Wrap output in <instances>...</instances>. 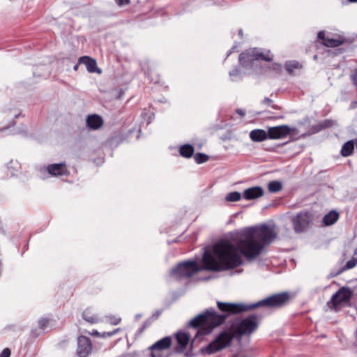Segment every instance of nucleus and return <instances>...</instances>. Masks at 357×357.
Returning a JSON list of instances; mask_svg holds the SVG:
<instances>
[{"label":"nucleus","mask_w":357,"mask_h":357,"mask_svg":"<svg viewBox=\"0 0 357 357\" xmlns=\"http://www.w3.org/2000/svg\"><path fill=\"white\" fill-rule=\"evenodd\" d=\"M354 257H355V259H357V249H356L354 251Z\"/></svg>","instance_id":"nucleus-43"},{"label":"nucleus","mask_w":357,"mask_h":357,"mask_svg":"<svg viewBox=\"0 0 357 357\" xmlns=\"http://www.w3.org/2000/svg\"><path fill=\"white\" fill-rule=\"evenodd\" d=\"M82 317L86 321L91 324H95L100 321L98 316L93 314L89 309H86L83 312Z\"/></svg>","instance_id":"nucleus-21"},{"label":"nucleus","mask_w":357,"mask_h":357,"mask_svg":"<svg viewBox=\"0 0 357 357\" xmlns=\"http://www.w3.org/2000/svg\"><path fill=\"white\" fill-rule=\"evenodd\" d=\"M202 263V267H199L196 261L179 263L171 270L170 275L176 280H182L190 278L202 270L211 271L229 270L240 266L242 259L232 243L229 240L223 239L214 245L213 252H204Z\"/></svg>","instance_id":"nucleus-1"},{"label":"nucleus","mask_w":357,"mask_h":357,"mask_svg":"<svg viewBox=\"0 0 357 357\" xmlns=\"http://www.w3.org/2000/svg\"><path fill=\"white\" fill-rule=\"evenodd\" d=\"M352 291L348 287H341L335 293L331 300L327 303V305L331 310H336L340 305L349 302Z\"/></svg>","instance_id":"nucleus-7"},{"label":"nucleus","mask_w":357,"mask_h":357,"mask_svg":"<svg viewBox=\"0 0 357 357\" xmlns=\"http://www.w3.org/2000/svg\"><path fill=\"white\" fill-rule=\"evenodd\" d=\"M145 328V326H144L141 329L140 331H143V330Z\"/></svg>","instance_id":"nucleus-48"},{"label":"nucleus","mask_w":357,"mask_h":357,"mask_svg":"<svg viewBox=\"0 0 357 357\" xmlns=\"http://www.w3.org/2000/svg\"><path fill=\"white\" fill-rule=\"evenodd\" d=\"M350 77L354 85L357 86V67L354 69Z\"/></svg>","instance_id":"nucleus-30"},{"label":"nucleus","mask_w":357,"mask_h":357,"mask_svg":"<svg viewBox=\"0 0 357 357\" xmlns=\"http://www.w3.org/2000/svg\"><path fill=\"white\" fill-rule=\"evenodd\" d=\"M299 68H301V65L298 61H296L287 62L285 65V68L289 73H292L294 69Z\"/></svg>","instance_id":"nucleus-25"},{"label":"nucleus","mask_w":357,"mask_h":357,"mask_svg":"<svg viewBox=\"0 0 357 357\" xmlns=\"http://www.w3.org/2000/svg\"><path fill=\"white\" fill-rule=\"evenodd\" d=\"M119 331V328H117V329L114 330V331H112V332H109V333H107V335H108V336H109V337H110V336L114 335L117 331Z\"/></svg>","instance_id":"nucleus-39"},{"label":"nucleus","mask_w":357,"mask_h":357,"mask_svg":"<svg viewBox=\"0 0 357 357\" xmlns=\"http://www.w3.org/2000/svg\"><path fill=\"white\" fill-rule=\"evenodd\" d=\"M338 218V213L332 211L324 216L323 222L326 226L332 225L337 220Z\"/></svg>","instance_id":"nucleus-19"},{"label":"nucleus","mask_w":357,"mask_h":357,"mask_svg":"<svg viewBox=\"0 0 357 357\" xmlns=\"http://www.w3.org/2000/svg\"><path fill=\"white\" fill-rule=\"evenodd\" d=\"M313 215L312 213L303 211L298 213L291 218L294 229L296 233H302L307 231L310 223L312 222Z\"/></svg>","instance_id":"nucleus-6"},{"label":"nucleus","mask_w":357,"mask_h":357,"mask_svg":"<svg viewBox=\"0 0 357 357\" xmlns=\"http://www.w3.org/2000/svg\"><path fill=\"white\" fill-rule=\"evenodd\" d=\"M234 337V334L231 332H222L212 342H211L206 347V353L207 354H212L228 347Z\"/></svg>","instance_id":"nucleus-5"},{"label":"nucleus","mask_w":357,"mask_h":357,"mask_svg":"<svg viewBox=\"0 0 357 357\" xmlns=\"http://www.w3.org/2000/svg\"><path fill=\"white\" fill-rule=\"evenodd\" d=\"M157 317L160 315V313H156Z\"/></svg>","instance_id":"nucleus-49"},{"label":"nucleus","mask_w":357,"mask_h":357,"mask_svg":"<svg viewBox=\"0 0 357 357\" xmlns=\"http://www.w3.org/2000/svg\"><path fill=\"white\" fill-rule=\"evenodd\" d=\"M102 118L96 114L89 116L86 119V125L91 129L96 130L102 125Z\"/></svg>","instance_id":"nucleus-16"},{"label":"nucleus","mask_w":357,"mask_h":357,"mask_svg":"<svg viewBox=\"0 0 357 357\" xmlns=\"http://www.w3.org/2000/svg\"><path fill=\"white\" fill-rule=\"evenodd\" d=\"M79 64H80V63H77V64H75V65L74 66V67H73V69H74L75 70H78V68H79Z\"/></svg>","instance_id":"nucleus-42"},{"label":"nucleus","mask_w":357,"mask_h":357,"mask_svg":"<svg viewBox=\"0 0 357 357\" xmlns=\"http://www.w3.org/2000/svg\"><path fill=\"white\" fill-rule=\"evenodd\" d=\"M195 160L197 164H202L208 160L209 157L202 153H198L194 156Z\"/></svg>","instance_id":"nucleus-26"},{"label":"nucleus","mask_w":357,"mask_h":357,"mask_svg":"<svg viewBox=\"0 0 357 357\" xmlns=\"http://www.w3.org/2000/svg\"><path fill=\"white\" fill-rule=\"evenodd\" d=\"M273 59V56L270 51L264 54L257 48L249 49L239 55V62L245 68H252L259 60L271 61Z\"/></svg>","instance_id":"nucleus-4"},{"label":"nucleus","mask_w":357,"mask_h":357,"mask_svg":"<svg viewBox=\"0 0 357 357\" xmlns=\"http://www.w3.org/2000/svg\"><path fill=\"white\" fill-rule=\"evenodd\" d=\"M354 149V141H352V140L348 141L343 144L342 149H341V154L344 157H347L352 153Z\"/></svg>","instance_id":"nucleus-20"},{"label":"nucleus","mask_w":357,"mask_h":357,"mask_svg":"<svg viewBox=\"0 0 357 357\" xmlns=\"http://www.w3.org/2000/svg\"><path fill=\"white\" fill-rule=\"evenodd\" d=\"M264 195L262 188L255 186L243 191V196L245 199L251 200L261 197Z\"/></svg>","instance_id":"nucleus-15"},{"label":"nucleus","mask_w":357,"mask_h":357,"mask_svg":"<svg viewBox=\"0 0 357 357\" xmlns=\"http://www.w3.org/2000/svg\"><path fill=\"white\" fill-rule=\"evenodd\" d=\"M241 198V194L237 191L229 192L225 197V200L229 202L239 201Z\"/></svg>","instance_id":"nucleus-24"},{"label":"nucleus","mask_w":357,"mask_h":357,"mask_svg":"<svg viewBox=\"0 0 357 357\" xmlns=\"http://www.w3.org/2000/svg\"><path fill=\"white\" fill-rule=\"evenodd\" d=\"M79 63H83L86 66L89 73H101V70L97 67L96 61L89 56H83L79 59Z\"/></svg>","instance_id":"nucleus-12"},{"label":"nucleus","mask_w":357,"mask_h":357,"mask_svg":"<svg viewBox=\"0 0 357 357\" xmlns=\"http://www.w3.org/2000/svg\"><path fill=\"white\" fill-rule=\"evenodd\" d=\"M49 323H50V320L48 319L41 318L38 321L39 328L42 330H45L47 328V326L49 325Z\"/></svg>","instance_id":"nucleus-27"},{"label":"nucleus","mask_w":357,"mask_h":357,"mask_svg":"<svg viewBox=\"0 0 357 357\" xmlns=\"http://www.w3.org/2000/svg\"><path fill=\"white\" fill-rule=\"evenodd\" d=\"M289 298V294L287 292H282L271 295L249 305L218 301V309L223 312L222 314H219L214 309L210 308L190 320L188 326L192 328L202 326L199 333L202 335H207L214 328L222 324L231 314H237L259 307L280 308L287 304Z\"/></svg>","instance_id":"nucleus-2"},{"label":"nucleus","mask_w":357,"mask_h":357,"mask_svg":"<svg viewBox=\"0 0 357 357\" xmlns=\"http://www.w3.org/2000/svg\"><path fill=\"white\" fill-rule=\"evenodd\" d=\"M107 321H109L112 325H117L121 321V319L119 317H116L114 316H109L107 317Z\"/></svg>","instance_id":"nucleus-29"},{"label":"nucleus","mask_w":357,"mask_h":357,"mask_svg":"<svg viewBox=\"0 0 357 357\" xmlns=\"http://www.w3.org/2000/svg\"><path fill=\"white\" fill-rule=\"evenodd\" d=\"M176 340H177V342L178 344V345L180 346V349H176L177 351H183L187 347L188 342H189V340H190V336L185 333H182V332H178L176 333Z\"/></svg>","instance_id":"nucleus-18"},{"label":"nucleus","mask_w":357,"mask_h":357,"mask_svg":"<svg viewBox=\"0 0 357 357\" xmlns=\"http://www.w3.org/2000/svg\"><path fill=\"white\" fill-rule=\"evenodd\" d=\"M10 350L8 348H5L0 354V357H10Z\"/></svg>","instance_id":"nucleus-31"},{"label":"nucleus","mask_w":357,"mask_h":357,"mask_svg":"<svg viewBox=\"0 0 357 357\" xmlns=\"http://www.w3.org/2000/svg\"><path fill=\"white\" fill-rule=\"evenodd\" d=\"M250 137L253 142H262L268 137V132L261 129H255L250 132Z\"/></svg>","instance_id":"nucleus-17"},{"label":"nucleus","mask_w":357,"mask_h":357,"mask_svg":"<svg viewBox=\"0 0 357 357\" xmlns=\"http://www.w3.org/2000/svg\"><path fill=\"white\" fill-rule=\"evenodd\" d=\"M233 357H249V356L243 353H240L236 355H234Z\"/></svg>","instance_id":"nucleus-40"},{"label":"nucleus","mask_w":357,"mask_h":357,"mask_svg":"<svg viewBox=\"0 0 357 357\" xmlns=\"http://www.w3.org/2000/svg\"><path fill=\"white\" fill-rule=\"evenodd\" d=\"M172 344V338L169 336L163 337L152 344L149 349L151 351V357H161V354L158 352L165 350L170 347Z\"/></svg>","instance_id":"nucleus-9"},{"label":"nucleus","mask_w":357,"mask_h":357,"mask_svg":"<svg viewBox=\"0 0 357 357\" xmlns=\"http://www.w3.org/2000/svg\"><path fill=\"white\" fill-rule=\"evenodd\" d=\"M116 4L119 6H123L128 5L130 3V0H115Z\"/></svg>","instance_id":"nucleus-32"},{"label":"nucleus","mask_w":357,"mask_h":357,"mask_svg":"<svg viewBox=\"0 0 357 357\" xmlns=\"http://www.w3.org/2000/svg\"><path fill=\"white\" fill-rule=\"evenodd\" d=\"M236 113L238 114L239 115L243 116L245 115V112L243 109H236Z\"/></svg>","instance_id":"nucleus-38"},{"label":"nucleus","mask_w":357,"mask_h":357,"mask_svg":"<svg viewBox=\"0 0 357 357\" xmlns=\"http://www.w3.org/2000/svg\"><path fill=\"white\" fill-rule=\"evenodd\" d=\"M92 334L98 335V331H96Z\"/></svg>","instance_id":"nucleus-46"},{"label":"nucleus","mask_w":357,"mask_h":357,"mask_svg":"<svg viewBox=\"0 0 357 357\" xmlns=\"http://www.w3.org/2000/svg\"><path fill=\"white\" fill-rule=\"evenodd\" d=\"M291 130L287 125L271 127L268 129V135L270 139H282L287 136Z\"/></svg>","instance_id":"nucleus-11"},{"label":"nucleus","mask_w":357,"mask_h":357,"mask_svg":"<svg viewBox=\"0 0 357 357\" xmlns=\"http://www.w3.org/2000/svg\"><path fill=\"white\" fill-rule=\"evenodd\" d=\"M350 107L351 109L357 108V100L351 102Z\"/></svg>","instance_id":"nucleus-37"},{"label":"nucleus","mask_w":357,"mask_h":357,"mask_svg":"<svg viewBox=\"0 0 357 357\" xmlns=\"http://www.w3.org/2000/svg\"><path fill=\"white\" fill-rule=\"evenodd\" d=\"M180 154L185 158H190L194 153V148L190 144H185L180 147Z\"/></svg>","instance_id":"nucleus-22"},{"label":"nucleus","mask_w":357,"mask_h":357,"mask_svg":"<svg viewBox=\"0 0 357 357\" xmlns=\"http://www.w3.org/2000/svg\"><path fill=\"white\" fill-rule=\"evenodd\" d=\"M15 121H12V123H11L10 125H8V126H6V127H5V128H0V132H2V131H3L4 130H6V129L9 128L10 126H14V125H15Z\"/></svg>","instance_id":"nucleus-36"},{"label":"nucleus","mask_w":357,"mask_h":357,"mask_svg":"<svg viewBox=\"0 0 357 357\" xmlns=\"http://www.w3.org/2000/svg\"><path fill=\"white\" fill-rule=\"evenodd\" d=\"M349 2H357V0H348Z\"/></svg>","instance_id":"nucleus-45"},{"label":"nucleus","mask_w":357,"mask_h":357,"mask_svg":"<svg viewBox=\"0 0 357 357\" xmlns=\"http://www.w3.org/2000/svg\"><path fill=\"white\" fill-rule=\"evenodd\" d=\"M317 38L319 40H321V43L326 47H336L342 44V40L340 39L325 37V32L324 31H321L318 33Z\"/></svg>","instance_id":"nucleus-14"},{"label":"nucleus","mask_w":357,"mask_h":357,"mask_svg":"<svg viewBox=\"0 0 357 357\" xmlns=\"http://www.w3.org/2000/svg\"><path fill=\"white\" fill-rule=\"evenodd\" d=\"M282 188V183L278 181H273L268 184V189L271 192H278Z\"/></svg>","instance_id":"nucleus-23"},{"label":"nucleus","mask_w":357,"mask_h":357,"mask_svg":"<svg viewBox=\"0 0 357 357\" xmlns=\"http://www.w3.org/2000/svg\"><path fill=\"white\" fill-rule=\"evenodd\" d=\"M238 35H239L241 37H242V36H243V30H242V29H240V30L238 31Z\"/></svg>","instance_id":"nucleus-44"},{"label":"nucleus","mask_w":357,"mask_h":357,"mask_svg":"<svg viewBox=\"0 0 357 357\" xmlns=\"http://www.w3.org/2000/svg\"><path fill=\"white\" fill-rule=\"evenodd\" d=\"M92 345L89 337L80 336L77 340V354L79 357H87L91 352Z\"/></svg>","instance_id":"nucleus-10"},{"label":"nucleus","mask_w":357,"mask_h":357,"mask_svg":"<svg viewBox=\"0 0 357 357\" xmlns=\"http://www.w3.org/2000/svg\"><path fill=\"white\" fill-rule=\"evenodd\" d=\"M357 264V259L355 257H353L351 259L349 260L344 266L345 269H351L355 267Z\"/></svg>","instance_id":"nucleus-28"},{"label":"nucleus","mask_w":357,"mask_h":357,"mask_svg":"<svg viewBox=\"0 0 357 357\" xmlns=\"http://www.w3.org/2000/svg\"><path fill=\"white\" fill-rule=\"evenodd\" d=\"M277 237V232L273 227L262 225L258 228H250L245 231L244 238L240 239L236 246L232 244L241 257L252 260L257 258L261 252L264 245L271 243Z\"/></svg>","instance_id":"nucleus-3"},{"label":"nucleus","mask_w":357,"mask_h":357,"mask_svg":"<svg viewBox=\"0 0 357 357\" xmlns=\"http://www.w3.org/2000/svg\"><path fill=\"white\" fill-rule=\"evenodd\" d=\"M258 327L257 315L252 314L241 320L236 328L235 332L240 335H250Z\"/></svg>","instance_id":"nucleus-8"},{"label":"nucleus","mask_w":357,"mask_h":357,"mask_svg":"<svg viewBox=\"0 0 357 357\" xmlns=\"http://www.w3.org/2000/svg\"><path fill=\"white\" fill-rule=\"evenodd\" d=\"M272 100H271L269 98H265L264 100L262 101L263 103L270 105L272 102Z\"/></svg>","instance_id":"nucleus-35"},{"label":"nucleus","mask_w":357,"mask_h":357,"mask_svg":"<svg viewBox=\"0 0 357 357\" xmlns=\"http://www.w3.org/2000/svg\"><path fill=\"white\" fill-rule=\"evenodd\" d=\"M239 74H240V71H239V70H238V69H236H236H234L233 70H231V71H230V72H229V75H230L231 77H232V76H237V75H238Z\"/></svg>","instance_id":"nucleus-34"},{"label":"nucleus","mask_w":357,"mask_h":357,"mask_svg":"<svg viewBox=\"0 0 357 357\" xmlns=\"http://www.w3.org/2000/svg\"><path fill=\"white\" fill-rule=\"evenodd\" d=\"M273 69L275 70H279L280 69V66L278 64L275 63L273 64Z\"/></svg>","instance_id":"nucleus-41"},{"label":"nucleus","mask_w":357,"mask_h":357,"mask_svg":"<svg viewBox=\"0 0 357 357\" xmlns=\"http://www.w3.org/2000/svg\"><path fill=\"white\" fill-rule=\"evenodd\" d=\"M231 50H229V52L227 53V56H228L229 54H231Z\"/></svg>","instance_id":"nucleus-47"},{"label":"nucleus","mask_w":357,"mask_h":357,"mask_svg":"<svg viewBox=\"0 0 357 357\" xmlns=\"http://www.w3.org/2000/svg\"><path fill=\"white\" fill-rule=\"evenodd\" d=\"M333 124V121L331 120H326L322 123L321 127L322 128H328L330 126H332Z\"/></svg>","instance_id":"nucleus-33"},{"label":"nucleus","mask_w":357,"mask_h":357,"mask_svg":"<svg viewBox=\"0 0 357 357\" xmlns=\"http://www.w3.org/2000/svg\"><path fill=\"white\" fill-rule=\"evenodd\" d=\"M48 173L52 176H61L68 174V169L65 163H56L47 167Z\"/></svg>","instance_id":"nucleus-13"}]
</instances>
